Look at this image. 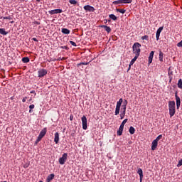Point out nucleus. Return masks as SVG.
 <instances>
[{"mask_svg": "<svg viewBox=\"0 0 182 182\" xmlns=\"http://www.w3.org/2000/svg\"><path fill=\"white\" fill-rule=\"evenodd\" d=\"M137 173L139 176L140 182L143 181V170L141 168H138Z\"/></svg>", "mask_w": 182, "mask_h": 182, "instance_id": "obj_11", "label": "nucleus"}, {"mask_svg": "<svg viewBox=\"0 0 182 182\" xmlns=\"http://www.w3.org/2000/svg\"><path fill=\"white\" fill-rule=\"evenodd\" d=\"M154 57V51H151L149 57V65L153 62V58Z\"/></svg>", "mask_w": 182, "mask_h": 182, "instance_id": "obj_13", "label": "nucleus"}, {"mask_svg": "<svg viewBox=\"0 0 182 182\" xmlns=\"http://www.w3.org/2000/svg\"><path fill=\"white\" fill-rule=\"evenodd\" d=\"M29 109H30L31 110H32V109H35V105H31L29 106Z\"/></svg>", "mask_w": 182, "mask_h": 182, "instance_id": "obj_41", "label": "nucleus"}, {"mask_svg": "<svg viewBox=\"0 0 182 182\" xmlns=\"http://www.w3.org/2000/svg\"><path fill=\"white\" fill-rule=\"evenodd\" d=\"M54 141L55 144H58L59 143V133L56 132L54 135Z\"/></svg>", "mask_w": 182, "mask_h": 182, "instance_id": "obj_16", "label": "nucleus"}, {"mask_svg": "<svg viewBox=\"0 0 182 182\" xmlns=\"http://www.w3.org/2000/svg\"><path fill=\"white\" fill-rule=\"evenodd\" d=\"M37 1V2H41V0H36Z\"/></svg>", "mask_w": 182, "mask_h": 182, "instance_id": "obj_54", "label": "nucleus"}, {"mask_svg": "<svg viewBox=\"0 0 182 182\" xmlns=\"http://www.w3.org/2000/svg\"><path fill=\"white\" fill-rule=\"evenodd\" d=\"M29 61H30V59H29L28 57H23V58H22V62H23V63H29Z\"/></svg>", "mask_w": 182, "mask_h": 182, "instance_id": "obj_21", "label": "nucleus"}, {"mask_svg": "<svg viewBox=\"0 0 182 182\" xmlns=\"http://www.w3.org/2000/svg\"><path fill=\"white\" fill-rule=\"evenodd\" d=\"M82 65H89V62L87 63H80L77 65V66L79 68V66H82Z\"/></svg>", "mask_w": 182, "mask_h": 182, "instance_id": "obj_34", "label": "nucleus"}, {"mask_svg": "<svg viewBox=\"0 0 182 182\" xmlns=\"http://www.w3.org/2000/svg\"><path fill=\"white\" fill-rule=\"evenodd\" d=\"M68 160V154L67 153H64L62 156V157H60L58 160V162L60 164L63 165L65 164V163H66V161Z\"/></svg>", "mask_w": 182, "mask_h": 182, "instance_id": "obj_5", "label": "nucleus"}, {"mask_svg": "<svg viewBox=\"0 0 182 182\" xmlns=\"http://www.w3.org/2000/svg\"><path fill=\"white\" fill-rule=\"evenodd\" d=\"M178 87L179 89H182V80L181 79H179L178 80Z\"/></svg>", "mask_w": 182, "mask_h": 182, "instance_id": "obj_30", "label": "nucleus"}, {"mask_svg": "<svg viewBox=\"0 0 182 182\" xmlns=\"http://www.w3.org/2000/svg\"><path fill=\"white\" fill-rule=\"evenodd\" d=\"M138 58L139 57L137 55H135L134 58L130 61L129 65L133 66V64L134 63V62H136V60H137Z\"/></svg>", "mask_w": 182, "mask_h": 182, "instance_id": "obj_20", "label": "nucleus"}, {"mask_svg": "<svg viewBox=\"0 0 182 182\" xmlns=\"http://www.w3.org/2000/svg\"><path fill=\"white\" fill-rule=\"evenodd\" d=\"M122 103H123V99L120 98L119 101L117 102V105L115 108V116H117L119 113H120V107H122Z\"/></svg>", "mask_w": 182, "mask_h": 182, "instance_id": "obj_3", "label": "nucleus"}, {"mask_svg": "<svg viewBox=\"0 0 182 182\" xmlns=\"http://www.w3.org/2000/svg\"><path fill=\"white\" fill-rule=\"evenodd\" d=\"M62 12H63V11L60 9H54L48 11V13L50 15H55V14H62Z\"/></svg>", "mask_w": 182, "mask_h": 182, "instance_id": "obj_8", "label": "nucleus"}, {"mask_svg": "<svg viewBox=\"0 0 182 182\" xmlns=\"http://www.w3.org/2000/svg\"><path fill=\"white\" fill-rule=\"evenodd\" d=\"M175 97L176 100V109L178 110L180 109V105H181V100L180 99V97L177 95V92L175 93Z\"/></svg>", "mask_w": 182, "mask_h": 182, "instance_id": "obj_7", "label": "nucleus"}, {"mask_svg": "<svg viewBox=\"0 0 182 182\" xmlns=\"http://www.w3.org/2000/svg\"><path fill=\"white\" fill-rule=\"evenodd\" d=\"M124 116H126V114H120L121 120H123V119H124Z\"/></svg>", "mask_w": 182, "mask_h": 182, "instance_id": "obj_42", "label": "nucleus"}, {"mask_svg": "<svg viewBox=\"0 0 182 182\" xmlns=\"http://www.w3.org/2000/svg\"><path fill=\"white\" fill-rule=\"evenodd\" d=\"M121 4H127L126 0H121Z\"/></svg>", "mask_w": 182, "mask_h": 182, "instance_id": "obj_48", "label": "nucleus"}, {"mask_svg": "<svg viewBox=\"0 0 182 182\" xmlns=\"http://www.w3.org/2000/svg\"><path fill=\"white\" fill-rule=\"evenodd\" d=\"M46 132H48V130L46 129V128H44L43 129H42L39 134L38 136H40L41 137H45V135L46 134Z\"/></svg>", "mask_w": 182, "mask_h": 182, "instance_id": "obj_15", "label": "nucleus"}, {"mask_svg": "<svg viewBox=\"0 0 182 182\" xmlns=\"http://www.w3.org/2000/svg\"><path fill=\"white\" fill-rule=\"evenodd\" d=\"M164 29V27H160L157 31H156V41H159V39H160V33H161V31H163Z\"/></svg>", "mask_w": 182, "mask_h": 182, "instance_id": "obj_12", "label": "nucleus"}, {"mask_svg": "<svg viewBox=\"0 0 182 182\" xmlns=\"http://www.w3.org/2000/svg\"><path fill=\"white\" fill-rule=\"evenodd\" d=\"M116 11L117 12H119L120 14H126V9H117Z\"/></svg>", "mask_w": 182, "mask_h": 182, "instance_id": "obj_25", "label": "nucleus"}, {"mask_svg": "<svg viewBox=\"0 0 182 182\" xmlns=\"http://www.w3.org/2000/svg\"><path fill=\"white\" fill-rule=\"evenodd\" d=\"M121 114H126V109H121Z\"/></svg>", "mask_w": 182, "mask_h": 182, "instance_id": "obj_40", "label": "nucleus"}, {"mask_svg": "<svg viewBox=\"0 0 182 182\" xmlns=\"http://www.w3.org/2000/svg\"><path fill=\"white\" fill-rule=\"evenodd\" d=\"M141 48V44L139 43H135L132 46L133 53H134L135 56H140V52H141V50L140 49Z\"/></svg>", "mask_w": 182, "mask_h": 182, "instance_id": "obj_2", "label": "nucleus"}, {"mask_svg": "<svg viewBox=\"0 0 182 182\" xmlns=\"http://www.w3.org/2000/svg\"><path fill=\"white\" fill-rule=\"evenodd\" d=\"M70 45H72L73 46H77L76 43H75V41H70Z\"/></svg>", "mask_w": 182, "mask_h": 182, "instance_id": "obj_38", "label": "nucleus"}, {"mask_svg": "<svg viewBox=\"0 0 182 182\" xmlns=\"http://www.w3.org/2000/svg\"><path fill=\"white\" fill-rule=\"evenodd\" d=\"M81 122L82 123L83 130H87V118H86V116L84 115L82 117Z\"/></svg>", "mask_w": 182, "mask_h": 182, "instance_id": "obj_4", "label": "nucleus"}, {"mask_svg": "<svg viewBox=\"0 0 182 182\" xmlns=\"http://www.w3.org/2000/svg\"><path fill=\"white\" fill-rule=\"evenodd\" d=\"M29 113H32V109H30V110H29Z\"/></svg>", "mask_w": 182, "mask_h": 182, "instance_id": "obj_53", "label": "nucleus"}, {"mask_svg": "<svg viewBox=\"0 0 182 182\" xmlns=\"http://www.w3.org/2000/svg\"><path fill=\"white\" fill-rule=\"evenodd\" d=\"M124 128H123L122 127H119L118 131H117V136H122V134H123V129Z\"/></svg>", "mask_w": 182, "mask_h": 182, "instance_id": "obj_19", "label": "nucleus"}, {"mask_svg": "<svg viewBox=\"0 0 182 182\" xmlns=\"http://www.w3.org/2000/svg\"><path fill=\"white\" fill-rule=\"evenodd\" d=\"M113 5H120L122 4V0H117L112 2Z\"/></svg>", "mask_w": 182, "mask_h": 182, "instance_id": "obj_29", "label": "nucleus"}, {"mask_svg": "<svg viewBox=\"0 0 182 182\" xmlns=\"http://www.w3.org/2000/svg\"><path fill=\"white\" fill-rule=\"evenodd\" d=\"M65 60V58H59L57 60H56V58H55L54 60H53V62H55V60Z\"/></svg>", "mask_w": 182, "mask_h": 182, "instance_id": "obj_39", "label": "nucleus"}, {"mask_svg": "<svg viewBox=\"0 0 182 182\" xmlns=\"http://www.w3.org/2000/svg\"><path fill=\"white\" fill-rule=\"evenodd\" d=\"M133 0H126L127 4H132Z\"/></svg>", "mask_w": 182, "mask_h": 182, "instance_id": "obj_45", "label": "nucleus"}, {"mask_svg": "<svg viewBox=\"0 0 182 182\" xmlns=\"http://www.w3.org/2000/svg\"><path fill=\"white\" fill-rule=\"evenodd\" d=\"M61 48H62V49H65V50L68 49V46H62Z\"/></svg>", "mask_w": 182, "mask_h": 182, "instance_id": "obj_47", "label": "nucleus"}, {"mask_svg": "<svg viewBox=\"0 0 182 182\" xmlns=\"http://www.w3.org/2000/svg\"><path fill=\"white\" fill-rule=\"evenodd\" d=\"M136 132V129L133 127H129V133L130 134H134V132Z\"/></svg>", "mask_w": 182, "mask_h": 182, "instance_id": "obj_26", "label": "nucleus"}, {"mask_svg": "<svg viewBox=\"0 0 182 182\" xmlns=\"http://www.w3.org/2000/svg\"><path fill=\"white\" fill-rule=\"evenodd\" d=\"M109 18L112 21H117V17L114 14H109Z\"/></svg>", "mask_w": 182, "mask_h": 182, "instance_id": "obj_22", "label": "nucleus"}, {"mask_svg": "<svg viewBox=\"0 0 182 182\" xmlns=\"http://www.w3.org/2000/svg\"><path fill=\"white\" fill-rule=\"evenodd\" d=\"M164 56V53H162L161 50L159 51V60L160 62H163V58Z\"/></svg>", "mask_w": 182, "mask_h": 182, "instance_id": "obj_23", "label": "nucleus"}, {"mask_svg": "<svg viewBox=\"0 0 182 182\" xmlns=\"http://www.w3.org/2000/svg\"><path fill=\"white\" fill-rule=\"evenodd\" d=\"M161 139H163V135H161V134H160V135H159L156 138V139H154L156 141H158L159 142V140H161Z\"/></svg>", "mask_w": 182, "mask_h": 182, "instance_id": "obj_31", "label": "nucleus"}, {"mask_svg": "<svg viewBox=\"0 0 182 182\" xmlns=\"http://www.w3.org/2000/svg\"><path fill=\"white\" fill-rule=\"evenodd\" d=\"M53 178H55V174L51 173V174L48 176L46 181L47 182H50V181H52V180H53Z\"/></svg>", "mask_w": 182, "mask_h": 182, "instance_id": "obj_17", "label": "nucleus"}, {"mask_svg": "<svg viewBox=\"0 0 182 182\" xmlns=\"http://www.w3.org/2000/svg\"><path fill=\"white\" fill-rule=\"evenodd\" d=\"M9 19V21H11L12 19V17L10 16H8V17H1L0 19Z\"/></svg>", "mask_w": 182, "mask_h": 182, "instance_id": "obj_35", "label": "nucleus"}, {"mask_svg": "<svg viewBox=\"0 0 182 182\" xmlns=\"http://www.w3.org/2000/svg\"><path fill=\"white\" fill-rule=\"evenodd\" d=\"M159 145V142L155 139L151 143V150L154 151L157 149V146Z\"/></svg>", "mask_w": 182, "mask_h": 182, "instance_id": "obj_10", "label": "nucleus"}, {"mask_svg": "<svg viewBox=\"0 0 182 182\" xmlns=\"http://www.w3.org/2000/svg\"><path fill=\"white\" fill-rule=\"evenodd\" d=\"M178 48H182V41L177 43Z\"/></svg>", "mask_w": 182, "mask_h": 182, "instance_id": "obj_37", "label": "nucleus"}, {"mask_svg": "<svg viewBox=\"0 0 182 182\" xmlns=\"http://www.w3.org/2000/svg\"><path fill=\"white\" fill-rule=\"evenodd\" d=\"M168 109H169V116L173 117L176 114V102L169 101L168 102Z\"/></svg>", "mask_w": 182, "mask_h": 182, "instance_id": "obj_1", "label": "nucleus"}, {"mask_svg": "<svg viewBox=\"0 0 182 182\" xmlns=\"http://www.w3.org/2000/svg\"><path fill=\"white\" fill-rule=\"evenodd\" d=\"M141 40L142 41H149V36H147V35H145V36H142L141 37Z\"/></svg>", "mask_w": 182, "mask_h": 182, "instance_id": "obj_33", "label": "nucleus"}, {"mask_svg": "<svg viewBox=\"0 0 182 182\" xmlns=\"http://www.w3.org/2000/svg\"><path fill=\"white\" fill-rule=\"evenodd\" d=\"M61 32L65 35H69V33H70V31L68 28H62Z\"/></svg>", "mask_w": 182, "mask_h": 182, "instance_id": "obj_18", "label": "nucleus"}, {"mask_svg": "<svg viewBox=\"0 0 182 182\" xmlns=\"http://www.w3.org/2000/svg\"><path fill=\"white\" fill-rule=\"evenodd\" d=\"M85 11H87L88 12H95V7L90 6V5H87L84 6Z\"/></svg>", "mask_w": 182, "mask_h": 182, "instance_id": "obj_9", "label": "nucleus"}, {"mask_svg": "<svg viewBox=\"0 0 182 182\" xmlns=\"http://www.w3.org/2000/svg\"><path fill=\"white\" fill-rule=\"evenodd\" d=\"M42 139H43L42 136H40V135H38V138H37V141H41V140H42Z\"/></svg>", "mask_w": 182, "mask_h": 182, "instance_id": "obj_43", "label": "nucleus"}, {"mask_svg": "<svg viewBox=\"0 0 182 182\" xmlns=\"http://www.w3.org/2000/svg\"><path fill=\"white\" fill-rule=\"evenodd\" d=\"M128 120H129L128 119H125L122 122V124H121V125H120V127H122V128L124 129V124H126V123H127Z\"/></svg>", "mask_w": 182, "mask_h": 182, "instance_id": "obj_27", "label": "nucleus"}, {"mask_svg": "<svg viewBox=\"0 0 182 182\" xmlns=\"http://www.w3.org/2000/svg\"><path fill=\"white\" fill-rule=\"evenodd\" d=\"M122 109H127V100H124V105H122Z\"/></svg>", "mask_w": 182, "mask_h": 182, "instance_id": "obj_28", "label": "nucleus"}, {"mask_svg": "<svg viewBox=\"0 0 182 182\" xmlns=\"http://www.w3.org/2000/svg\"><path fill=\"white\" fill-rule=\"evenodd\" d=\"M181 166H182V159H181V160L178 161V164H177V167H181Z\"/></svg>", "mask_w": 182, "mask_h": 182, "instance_id": "obj_36", "label": "nucleus"}, {"mask_svg": "<svg viewBox=\"0 0 182 182\" xmlns=\"http://www.w3.org/2000/svg\"><path fill=\"white\" fill-rule=\"evenodd\" d=\"M26 99H28L27 97H25L23 98V100H22L23 103H25V102H26Z\"/></svg>", "mask_w": 182, "mask_h": 182, "instance_id": "obj_44", "label": "nucleus"}, {"mask_svg": "<svg viewBox=\"0 0 182 182\" xmlns=\"http://www.w3.org/2000/svg\"><path fill=\"white\" fill-rule=\"evenodd\" d=\"M101 28H103L105 29V31H106V32H107V33H110L112 32V28H110V27H109L107 26L102 25V26H101Z\"/></svg>", "mask_w": 182, "mask_h": 182, "instance_id": "obj_14", "label": "nucleus"}, {"mask_svg": "<svg viewBox=\"0 0 182 182\" xmlns=\"http://www.w3.org/2000/svg\"><path fill=\"white\" fill-rule=\"evenodd\" d=\"M1 35H8V32L5 31V28H0Z\"/></svg>", "mask_w": 182, "mask_h": 182, "instance_id": "obj_24", "label": "nucleus"}, {"mask_svg": "<svg viewBox=\"0 0 182 182\" xmlns=\"http://www.w3.org/2000/svg\"><path fill=\"white\" fill-rule=\"evenodd\" d=\"M69 2L71 4V5H76V4H77L76 0H69Z\"/></svg>", "mask_w": 182, "mask_h": 182, "instance_id": "obj_32", "label": "nucleus"}, {"mask_svg": "<svg viewBox=\"0 0 182 182\" xmlns=\"http://www.w3.org/2000/svg\"><path fill=\"white\" fill-rule=\"evenodd\" d=\"M70 120L72 122V120H73V115H71V116H70Z\"/></svg>", "mask_w": 182, "mask_h": 182, "instance_id": "obj_52", "label": "nucleus"}, {"mask_svg": "<svg viewBox=\"0 0 182 182\" xmlns=\"http://www.w3.org/2000/svg\"><path fill=\"white\" fill-rule=\"evenodd\" d=\"M32 40L34 41V42H38V39L36 38H33Z\"/></svg>", "mask_w": 182, "mask_h": 182, "instance_id": "obj_49", "label": "nucleus"}, {"mask_svg": "<svg viewBox=\"0 0 182 182\" xmlns=\"http://www.w3.org/2000/svg\"><path fill=\"white\" fill-rule=\"evenodd\" d=\"M30 93H34L35 96H36V92H35V90L31 91Z\"/></svg>", "mask_w": 182, "mask_h": 182, "instance_id": "obj_51", "label": "nucleus"}, {"mask_svg": "<svg viewBox=\"0 0 182 182\" xmlns=\"http://www.w3.org/2000/svg\"><path fill=\"white\" fill-rule=\"evenodd\" d=\"M34 25H41V22H39V21H34Z\"/></svg>", "mask_w": 182, "mask_h": 182, "instance_id": "obj_46", "label": "nucleus"}, {"mask_svg": "<svg viewBox=\"0 0 182 182\" xmlns=\"http://www.w3.org/2000/svg\"><path fill=\"white\" fill-rule=\"evenodd\" d=\"M132 65H130V64L129 65V68H128L127 72H129V70H130V69H132Z\"/></svg>", "mask_w": 182, "mask_h": 182, "instance_id": "obj_50", "label": "nucleus"}, {"mask_svg": "<svg viewBox=\"0 0 182 182\" xmlns=\"http://www.w3.org/2000/svg\"><path fill=\"white\" fill-rule=\"evenodd\" d=\"M48 75V70L41 68L38 71V77H43Z\"/></svg>", "mask_w": 182, "mask_h": 182, "instance_id": "obj_6", "label": "nucleus"}]
</instances>
